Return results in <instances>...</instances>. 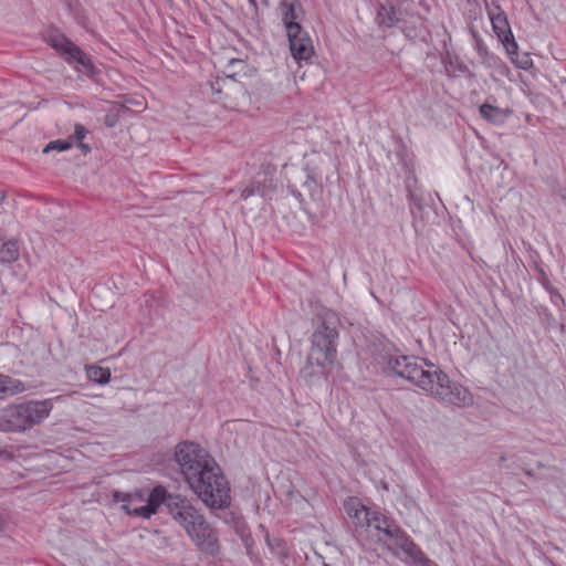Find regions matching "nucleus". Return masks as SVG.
I'll return each mask as SVG.
<instances>
[{
  "instance_id": "obj_11",
  "label": "nucleus",
  "mask_w": 566,
  "mask_h": 566,
  "mask_svg": "<svg viewBox=\"0 0 566 566\" xmlns=\"http://www.w3.org/2000/svg\"><path fill=\"white\" fill-rule=\"evenodd\" d=\"M282 22L286 32L298 31L300 20L303 17V8L298 0H282L279 6Z\"/></svg>"
},
{
  "instance_id": "obj_27",
  "label": "nucleus",
  "mask_w": 566,
  "mask_h": 566,
  "mask_svg": "<svg viewBox=\"0 0 566 566\" xmlns=\"http://www.w3.org/2000/svg\"><path fill=\"white\" fill-rule=\"evenodd\" d=\"M142 505H145V503H139V502H133L132 503V506H142Z\"/></svg>"
},
{
  "instance_id": "obj_16",
  "label": "nucleus",
  "mask_w": 566,
  "mask_h": 566,
  "mask_svg": "<svg viewBox=\"0 0 566 566\" xmlns=\"http://www.w3.org/2000/svg\"><path fill=\"white\" fill-rule=\"evenodd\" d=\"M399 21L396 11L392 7L381 6L376 15V22L380 27L390 28Z\"/></svg>"
},
{
  "instance_id": "obj_8",
  "label": "nucleus",
  "mask_w": 566,
  "mask_h": 566,
  "mask_svg": "<svg viewBox=\"0 0 566 566\" xmlns=\"http://www.w3.org/2000/svg\"><path fill=\"white\" fill-rule=\"evenodd\" d=\"M489 17L492 23V29L509 55H516L518 45L512 33L507 15L500 7H494L489 10Z\"/></svg>"
},
{
  "instance_id": "obj_6",
  "label": "nucleus",
  "mask_w": 566,
  "mask_h": 566,
  "mask_svg": "<svg viewBox=\"0 0 566 566\" xmlns=\"http://www.w3.org/2000/svg\"><path fill=\"white\" fill-rule=\"evenodd\" d=\"M174 497L180 496L167 494L166 489L163 486L153 489L147 497H145L142 492L133 494L122 492L114 493V499L118 502H123V509L128 515L144 518H149L155 514L161 504H165L168 509V501Z\"/></svg>"
},
{
  "instance_id": "obj_4",
  "label": "nucleus",
  "mask_w": 566,
  "mask_h": 566,
  "mask_svg": "<svg viewBox=\"0 0 566 566\" xmlns=\"http://www.w3.org/2000/svg\"><path fill=\"white\" fill-rule=\"evenodd\" d=\"M168 513L202 553L212 556L218 554L220 546L216 530L187 500L182 497L170 499L168 501Z\"/></svg>"
},
{
  "instance_id": "obj_24",
  "label": "nucleus",
  "mask_w": 566,
  "mask_h": 566,
  "mask_svg": "<svg viewBox=\"0 0 566 566\" xmlns=\"http://www.w3.org/2000/svg\"><path fill=\"white\" fill-rule=\"evenodd\" d=\"M558 90H559L562 97L566 102V77L560 78Z\"/></svg>"
},
{
  "instance_id": "obj_22",
  "label": "nucleus",
  "mask_w": 566,
  "mask_h": 566,
  "mask_svg": "<svg viewBox=\"0 0 566 566\" xmlns=\"http://www.w3.org/2000/svg\"><path fill=\"white\" fill-rule=\"evenodd\" d=\"M87 129L82 126L81 124H76L75 125V132H74V137L81 142L82 139L85 138V136L87 135Z\"/></svg>"
},
{
  "instance_id": "obj_2",
  "label": "nucleus",
  "mask_w": 566,
  "mask_h": 566,
  "mask_svg": "<svg viewBox=\"0 0 566 566\" xmlns=\"http://www.w3.org/2000/svg\"><path fill=\"white\" fill-rule=\"evenodd\" d=\"M387 366L397 376L442 401L462 408L473 405V396L469 389L451 381L446 373L426 359L416 356H389Z\"/></svg>"
},
{
  "instance_id": "obj_15",
  "label": "nucleus",
  "mask_w": 566,
  "mask_h": 566,
  "mask_svg": "<svg viewBox=\"0 0 566 566\" xmlns=\"http://www.w3.org/2000/svg\"><path fill=\"white\" fill-rule=\"evenodd\" d=\"M19 258V245L17 240H4L0 238V263H11Z\"/></svg>"
},
{
  "instance_id": "obj_20",
  "label": "nucleus",
  "mask_w": 566,
  "mask_h": 566,
  "mask_svg": "<svg viewBox=\"0 0 566 566\" xmlns=\"http://www.w3.org/2000/svg\"><path fill=\"white\" fill-rule=\"evenodd\" d=\"M72 147V142L70 140H53V142H50L43 149V153H49V151H52V150H57V151H64V150H67Z\"/></svg>"
},
{
  "instance_id": "obj_9",
  "label": "nucleus",
  "mask_w": 566,
  "mask_h": 566,
  "mask_svg": "<svg viewBox=\"0 0 566 566\" xmlns=\"http://www.w3.org/2000/svg\"><path fill=\"white\" fill-rule=\"evenodd\" d=\"M378 539L388 545L389 548L402 551L409 557H416L419 553L416 544L392 521L389 522L388 527H385L378 534Z\"/></svg>"
},
{
  "instance_id": "obj_17",
  "label": "nucleus",
  "mask_w": 566,
  "mask_h": 566,
  "mask_svg": "<svg viewBox=\"0 0 566 566\" xmlns=\"http://www.w3.org/2000/svg\"><path fill=\"white\" fill-rule=\"evenodd\" d=\"M272 190H273L272 185H270L268 187L265 185L262 186L260 181H253V182H251L250 186L245 187L241 191V198L248 199L249 197L254 196V195H260L261 197L264 198V197H269L270 193L272 192Z\"/></svg>"
},
{
  "instance_id": "obj_18",
  "label": "nucleus",
  "mask_w": 566,
  "mask_h": 566,
  "mask_svg": "<svg viewBox=\"0 0 566 566\" xmlns=\"http://www.w3.org/2000/svg\"><path fill=\"white\" fill-rule=\"evenodd\" d=\"M87 377L90 380L106 384L111 379V371L108 368H102L99 366H91L87 368Z\"/></svg>"
},
{
  "instance_id": "obj_28",
  "label": "nucleus",
  "mask_w": 566,
  "mask_h": 566,
  "mask_svg": "<svg viewBox=\"0 0 566 566\" xmlns=\"http://www.w3.org/2000/svg\"><path fill=\"white\" fill-rule=\"evenodd\" d=\"M231 63H232V64H234V63L242 64V61H241V60H237V61L232 60V61H231Z\"/></svg>"
},
{
  "instance_id": "obj_1",
  "label": "nucleus",
  "mask_w": 566,
  "mask_h": 566,
  "mask_svg": "<svg viewBox=\"0 0 566 566\" xmlns=\"http://www.w3.org/2000/svg\"><path fill=\"white\" fill-rule=\"evenodd\" d=\"M175 460L181 473L199 499L211 509L230 504V489L216 461L195 442H180L175 449Z\"/></svg>"
},
{
  "instance_id": "obj_21",
  "label": "nucleus",
  "mask_w": 566,
  "mask_h": 566,
  "mask_svg": "<svg viewBox=\"0 0 566 566\" xmlns=\"http://www.w3.org/2000/svg\"><path fill=\"white\" fill-rule=\"evenodd\" d=\"M512 61L516 64L517 67L522 70H530L533 66V61L528 55H523L521 59L518 57V53L516 55H510Z\"/></svg>"
},
{
  "instance_id": "obj_25",
  "label": "nucleus",
  "mask_w": 566,
  "mask_h": 566,
  "mask_svg": "<svg viewBox=\"0 0 566 566\" xmlns=\"http://www.w3.org/2000/svg\"><path fill=\"white\" fill-rule=\"evenodd\" d=\"M77 147L84 153L87 154L91 151L90 145L82 143V140L77 144Z\"/></svg>"
},
{
  "instance_id": "obj_14",
  "label": "nucleus",
  "mask_w": 566,
  "mask_h": 566,
  "mask_svg": "<svg viewBox=\"0 0 566 566\" xmlns=\"http://www.w3.org/2000/svg\"><path fill=\"white\" fill-rule=\"evenodd\" d=\"M480 114L484 119L493 124H501L506 119L510 112L507 109H503L491 104L484 103L480 106Z\"/></svg>"
},
{
  "instance_id": "obj_13",
  "label": "nucleus",
  "mask_w": 566,
  "mask_h": 566,
  "mask_svg": "<svg viewBox=\"0 0 566 566\" xmlns=\"http://www.w3.org/2000/svg\"><path fill=\"white\" fill-rule=\"evenodd\" d=\"M25 390L24 384L6 375H0V399H3Z\"/></svg>"
},
{
  "instance_id": "obj_3",
  "label": "nucleus",
  "mask_w": 566,
  "mask_h": 566,
  "mask_svg": "<svg viewBox=\"0 0 566 566\" xmlns=\"http://www.w3.org/2000/svg\"><path fill=\"white\" fill-rule=\"evenodd\" d=\"M317 321L306 365L301 369V376L308 381L314 377H325L336 357L339 325L336 313L324 308L317 314Z\"/></svg>"
},
{
  "instance_id": "obj_7",
  "label": "nucleus",
  "mask_w": 566,
  "mask_h": 566,
  "mask_svg": "<svg viewBox=\"0 0 566 566\" xmlns=\"http://www.w3.org/2000/svg\"><path fill=\"white\" fill-rule=\"evenodd\" d=\"M50 45L55 49L70 64H76L77 71L90 75L94 71L91 59L74 43L62 34H55L49 39Z\"/></svg>"
},
{
  "instance_id": "obj_12",
  "label": "nucleus",
  "mask_w": 566,
  "mask_h": 566,
  "mask_svg": "<svg viewBox=\"0 0 566 566\" xmlns=\"http://www.w3.org/2000/svg\"><path fill=\"white\" fill-rule=\"evenodd\" d=\"M345 510L349 517L353 518V522L357 526H366L369 520V516L373 510L361 505L356 500H350L345 504Z\"/></svg>"
},
{
  "instance_id": "obj_26",
  "label": "nucleus",
  "mask_w": 566,
  "mask_h": 566,
  "mask_svg": "<svg viewBox=\"0 0 566 566\" xmlns=\"http://www.w3.org/2000/svg\"><path fill=\"white\" fill-rule=\"evenodd\" d=\"M211 88H212V91H214L217 93H221L220 81L217 80L214 83H212L211 84Z\"/></svg>"
},
{
  "instance_id": "obj_5",
  "label": "nucleus",
  "mask_w": 566,
  "mask_h": 566,
  "mask_svg": "<svg viewBox=\"0 0 566 566\" xmlns=\"http://www.w3.org/2000/svg\"><path fill=\"white\" fill-rule=\"evenodd\" d=\"M51 400H30L10 405L0 411V431L24 432L49 417Z\"/></svg>"
},
{
  "instance_id": "obj_10",
  "label": "nucleus",
  "mask_w": 566,
  "mask_h": 566,
  "mask_svg": "<svg viewBox=\"0 0 566 566\" xmlns=\"http://www.w3.org/2000/svg\"><path fill=\"white\" fill-rule=\"evenodd\" d=\"M290 42V50L295 60H308L313 53L314 48L308 33L301 27L298 31L286 32Z\"/></svg>"
},
{
  "instance_id": "obj_23",
  "label": "nucleus",
  "mask_w": 566,
  "mask_h": 566,
  "mask_svg": "<svg viewBox=\"0 0 566 566\" xmlns=\"http://www.w3.org/2000/svg\"><path fill=\"white\" fill-rule=\"evenodd\" d=\"M118 122V116L117 114H107L105 115L104 117V124L107 126V127H114Z\"/></svg>"
},
{
  "instance_id": "obj_19",
  "label": "nucleus",
  "mask_w": 566,
  "mask_h": 566,
  "mask_svg": "<svg viewBox=\"0 0 566 566\" xmlns=\"http://www.w3.org/2000/svg\"><path fill=\"white\" fill-rule=\"evenodd\" d=\"M390 521L391 520L386 517L384 514L377 511H373L366 526L374 527L378 532V534H380L385 527H388Z\"/></svg>"
}]
</instances>
